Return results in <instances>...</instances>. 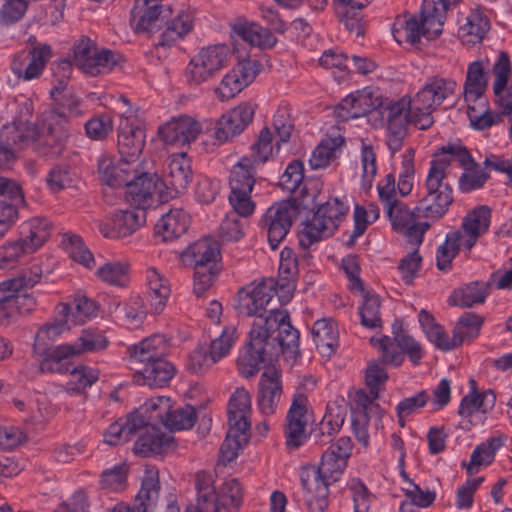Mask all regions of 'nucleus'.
Wrapping results in <instances>:
<instances>
[{
  "label": "nucleus",
  "mask_w": 512,
  "mask_h": 512,
  "mask_svg": "<svg viewBox=\"0 0 512 512\" xmlns=\"http://www.w3.org/2000/svg\"><path fill=\"white\" fill-rule=\"evenodd\" d=\"M349 207L338 198H333L321 204L313 216L302 223L299 232V243L303 248H309L325 238L330 237L345 218Z\"/></svg>",
  "instance_id": "7"
},
{
  "label": "nucleus",
  "mask_w": 512,
  "mask_h": 512,
  "mask_svg": "<svg viewBox=\"0 0 512 512\" xmlns=\"http://www.w3.org/2000/svg\"><path fill=\"white\" fill-rule=\"evenodd\" d=\"M140 430H144V432L134 444L133 450L136 454L142 456L161 454L174 447L171 434L165 433L157 427L146 425L145 422Z\"/></svg>",
  "instance_id": "33"
},
{
  "label": "nucleus",
  "mask_w": 512,
  "mask_h": 512,
  "mask_svg": "<svg viewBox=\"0 0 512 512\" xmlns=\"http://www.w3.org/2000/svg\"><path fill=\"white\" fill-rule=\"evenodd\" d=\"M297 274L298 263L295 253L292 249L285 247L280 253L279 279L285 281V283H281V287L285 290L284 298L286 299L293 295Z\"/></svg>",
  "instance_id": "56"
},
{
  "label": "nucleus",
  "mask_w": 512,
  "mask_h": 512,
  "mask_svg": "<svg viewBox=\"0 0 512 512\" xmlns=\"http://www.w3.org/2000/svg\"><path fill=\"white\" fill-rule=\"evenodd\" d=\"M190 216L181 208L169 210L163 214L155 225V233L163 241H173L188 229Z\"/></svg>",
  "instance_id": "39"
},
{
  "label": "nucleus",
  "mask_w": 512,
  "mask_h": 512,
  "mask_svg": "<svg viewBox=\"0 0 512 512\" xmlns=\"http://www.w3.org/2000/svg\"><path fill=\"white\" fill-rule=\"evenodd\" d=\"M456 2L454 0H423L420 19L404 15L397 18L393 25V37L398 43H416L422 37L432 40L443 30L447 11Z\"/></svg>",
  "instance_id": "3"
},
{
  "label": "nucleus",
  "mask_w": 512,
  "mask_h": 512,
  "mask_svg": "<svg viewBox=\"0 0 512 512\" xmlns=\"http://www.w3.org/2000/svg\"><path fill=\"white\" fill-rule=\"evenodd\" d=\"M297 214L298 206L292 200L275 203L267 209L260 223L266 230L268 243L273 250L285 239Z\"/></svg>",
  "instance_id": "17"
},
{
  "label": "nucleus",
  "mask_w": 512,
  "mask_h": 512,
  "mask_svg": "<svg viewBox=\"0 0 512 512\" xmlns=\"http://www.w3.org/2000/svg\"><path fill=\"white\" fill-rule=\"evenodd\" d=\"M490 222L491 209L486 205L478 206L465 215L460 228L454 230L460 234L465 250L470 251L478 239L488 232Z\"/></svg>",
  "instance_id": "28"
},
{
  "label": "nucleus",
  "mask_w": 512,
  "mask_h": 512,
  "mask_svg": "<svg viewBox=\"0 0 512 512\" xmlns=\"http://www.w3.org/2000/svg\"><path fill=\"white\" fill-rule=\"evenodd\" d=\"M135 172V168L129 159L113 158L103 155L98 160V173L102 183L107 186L118 188L126 187L130 177Z\"/></svg>",
  "instance_id": "32"
},
{
  "label": "nucleus",
  "mask_w": 512,
  "mask_h": 512,
  "mask_svg": "<svg viewBox=\"0 0 512 512\" xmlns=\"http://www.w3.org/2000/svg\"><path fill=\"white\" fill-rule=\"evenodd\" d=\"M313 341L323 355H330L338 344V329L332 319L317 320L311 330Z\"/></svg>",
  "instance_id": "49"
},
{
  "label": "nucleus",
  "mask_w": 512,
  "mask_h": 512,
  "mask_svg": "<svg viewBox=\"0 0 512 512\" xmlns=\"http://www.w3.org/2000/svg\"><path fill=\"white\" fill-rule=\"evenodd\" d=\"M146 212L134 207L127 210H118L98 223L103 237L118 239L127 237L136 232L144 223Z\"/></svg>",
  "instance_id": "20"
},
{
  "label": "nucleus",
  "mask_w": 512,
  "mask_h": 512,
  "mask_svg": "<svg viewBox=\"0 0 512 512\" xmlns=\"http://www.w3.org/2000/svg\"><path fill=\"white\" fill-rule=\"evenodd\" d=\"M362 294V303L359 306L361 324L367 328L381 327L380 298L375 293L365 291Z\"/></svg>",
  "instance_id": "59"
},
{
  "label": "nucleus",
  "mask_w": 512,
  "mask_h": 512,
  "mask_svg": "<svg viewBox=\"0 0 512 512\" xmlns=\"http://www.w3.org/2000/svg\"><path fill=\"white\" fill-rule=\"evenodd\" d=\"M276 283L272 278L263 279L260 282H252L246 285L238 292V310L246 316H254V324L257 319H268L282 313L286 317L284 323H290L289 314L286 310L271 308L267 312V307L273 300V292Z\"/></svg>",
  "instance_id": "10"
},
{
  "label": "nucleus",
  "mask_w": 512,
  "mask_h": 512,
  "mask_svg": "<svg viewBox=\"0 0 512 512\" xmlns=\"http://www.w3.org/2000/svg\"><path fill=\"white\" fill-rule=\"evenodd\" d=\"M107 338L99 330H83L80 337L73 343H65L56 346L51 354L40 362L42 372L67 373L68 360L86 352H94L106 348Z\"/></svg>",
  "instance_id": "8"
},
{
  "label": "nucleus",
  "mask_w": 512,
  "mask_h": 512,
  "mask_svg": "<svg viewBox=\"0 0 512 512\" xmlns=\"http://www.w3.org/2000/svg\"><path fill=\"white\" fill-rule=\"evenodd\" d=\"M472 159L470 152L462 144L448 143L438 149L430 165L441 162L443 164L442 169L446 173L452 162H457L460 167H466L472 162Z\"/></svg>",
  "instance_id": "54"
},
{
  "label": "nucleus",
  "mask_w": 512,
  "mask_h": 512,
  "mask_svg": "<svg viewBox=\"0 0 512 512\" xmlns=\"http://www.w3.org/2000/svg\"><path fill=\"white\" fill-rule=\"evenodd\" d=\"M159 489V471L155 466L147 465L141 488L137 494L138 504L131 508L120 503L111 512H147L149 508L155 505L159 497Z\"/></svg>",
  "instance_id": "30"
},
{
  "label": "nucleus",
  "mask_w": 512,
  "mask_h": 512,
  "mask_svg": "<svg viewBox=\"0 0 512 512\" xmlns=\"http://www.w3.org/2000/svg\"><path fill=\"white\" fill-rule=\"evenodd\" d=\"M120 53L110 49H98L95 42L81 38L73 47V63L84 74L92 77L105 75L123 62Z\"/></svg>",
  "instance_id": "11"
},
{
  "label": "nucleus",
  "mask_w": 512,
  "mask_h": 512,
  "mask_svg": "<svg viewBox=\"0 0 512 512\" xmlns=\"http://www.w3.org/2000/svg\"><path fill=\"white\" fill-rule=\"evenodd\" d=\"M119 102L124 105L120 111L118 126V149L122 158L131 162L136 159L145 146V131L142 120L138 115V109H134L129 100L121 96Z\"/></svg>",
  "instance_id": "13"
},
{
  "label": "nucleus",
  "mask_w": 512,
  "mask_h": 512,
  "mask_svg": "<svg viewBox=\"0 0 512 512\" xmlns=\"http://www.w3.org/2000/svg\"><path fill=\"white\" fill-rule=\"evenodd\" d=\"M273 130L277 136L276 141H274L273 131L264 127L251 145L250 153L247 155L260 167L272 159L280 150L281 144L288 142L292 135L293 124L286 111L279 110L274 115Z\"/></svg>",
  "instance_id": "12"
},
{
  "label": "nucleus",
  "mask_w": 512,
  "mask_h": 512,
  "mask_svg": "<svg viewBox=\"0 0 512 512\" xmlns=\"http://www.w3.org/2000/svg\"><path fill=\"white\" fill-rule=\"evenodd\" d=\"M465 249L458 232L451 231L446 235L445 242L439 246L436 253L437 267L440 270H447L457 253Z\"/></svg>",
  "instance_id": "64"
},
{
  "label": "nucleus",
  "mask_w": 512,
  "mask_h": 512,
  "mask_svg": "<svg viewBox=\"0 0 512 512\" xmlns=\"http://www.w3.org/2000/svg\"><path fill=\"white\" fill-rule=\"evenodd\" d=\"M194 17L188 10L180 11L171 20L164 21L158 42L154 45L152 54L158 59L166 58V48L171 47L177 41L183 39L193 28Z\"/></svg>",
  "instance_id": "26"
},
{
  "label": "nucleus",
  "mask_w": 512,
  "mask_h": 512,
  "mask_svg": "<svg viewBox=\"0 0 512 512\" xmlns=\"http://www.w3.org/2000/svg\"><path fill=\"white\" fill-rule=\"evenodd\" d=\"M32 255L19 239H9L0 244V269L12 270L25 263Z\"/></svg>",
  "instance_id": "53"
},
{
  "label": "nucleus",
  "mask_w": 512,
  "mask_h": 512,
  "mask_svg": "<svg viewBox=\"0 0 512 512\" xmlns=\"http://www.w3.org/2000/svg\"><path fill=\"white\" fill-rule=\"evenodd\" d=\"M196 502L187 507L185 512H217L221 504L215 488L214 476L200 471L195 478Z\"/></svg>",
  "instance_id": "31"
},
{
  "label": "nucleus",
  "mask_w": 512,
  "mask_h": 512,
  "mask_svg": "<svg viewBox=\"0 0 512 512\" xmlns=\"http://www.w3.org/2000/svg\"><path fill=\"white\" fill-rule=\"evenodd\" d=\"M456 88L457 83L451 78L431 76L426 79L413 99L403 97L399 101L407 102L413 124L421 130H426L434 122L432 112L452 98Z\"/></svg>",
  "instance_id": "5"
},
{
  "label": "nucleus",
  "mask_w": 512,
  "mask_h": 512,
  "mask_svg": "<svg viewBox=\"0 0 512 512\" xmlns=\"http://www.w3.org/2000/svg\"><path fill=\"white\" fill-rule=\"evenodd\" d=\"M145 277L151 309L155 313H160L171 295L170 281L155 267H149L146 270Z\"/></svg>",
  "instance_id": "38"
},
{
  "label": "nucleus",
  "mask_w": 512,
  "mask_h": 512,
  "mask_svg": "<svg viewBox=\"0 0 512 512\" xmlns=\"http://www.w3.org/2000/svg\"><path fill=\"white\" fill-rule=\"evenodd\" d=\"M407 102L397 101L385 108L387 118L386 143L392 154L398 152L407 136V125L412 123Z\"/></svg>",
  "instance_id": "25"
},
{
  "label": "nucleus",
  "mask_w": 512,
  "mask_h": 512,
  "mask_svg": "<svg viewBox=\"0 0 512 512\" xmlns=\"http://www.w3.org/2000/svg\"><path fill=\"white\" fill-rule=\"evenodd\" d=\"M144 425V417L138 412L131 413L125 421L112 423L104 434V442L119 445L131 439Z\"/></svg>",
  "instance_id": "45"
},
{
  "label": "nucleus",
  "mask_w": 512,
  "mask_h": 512,
  "mask_svg": "<svg viewBox=\"0 0 512 512\" xmlns=\"http://www.w3.org/2000/svg\"><path fill=\"white\" fill-rule=\"evenodd\" d=\"M495 404V395L492 391L477 393L473 391L462 398L458 413L461 417H471L476 412L486 413L491 410Z\"/></svg>",
  "instance_id": "55"
},
{
  "label": "nucleus",
  "mask_w": 512,
  "mask_h": 512,
  "mask_svg": "<svg viewBox=\"0 0 512 512\" xmlns=\"http://www.w3.org/2000/svg\"><path fill=\"white\" fill-rule=\"evenodd\" d=\"M379 200L392 228L403 233L413 245H420L425 232L430 228L428 222L419 221L421 212L411 210L407 204L397 198L395 176L387 174L377 185Z\"/></svg>",
  "instance_id": "4"
},
{
  "label": "nucleus",
  "mask_w": 512,
  "mask_h": 512,
  "mask_svg": "<svg viewBox=\"0 0 512 512\" xmlns=\"http://www.w3.org/2000/svg\"><path fill=\"white\" fill-rule=\"evenodd\" d=\"M43 271L39 265H32L28 271L20 276L0 283V324L12 317L23 301L28 300L30 306L35 304L34 299L27 294L20 295L22 289L32 288L42 277Z\"/></svg>",
  "instance_id": "14"
},
{
  "label": "nucleus",
  "mask_w": 512,
  "mask_h": 512,
  "mask_svg": "<svg viewBox=\"0 0 512 512\" xmlns=\"http://www.w3.org/2000/svg\"><path fill=\"white\" fill-rule=\"evenodd\" d=\"M344 144V137L341 135L335 137H326L321 140L313 150L309 159L312 169H321L327 167L341 152Z\"/></svg>",
  "instance_id": "52"
},
{
  "label": "nucleus",
  "mask_w": 512,
  "mask_h": 512,
  "mask_svg": "<svg viewBox=\"0 0 512 512\" xmlns=\"http://www.w3.org/2000/svg\"><path fill=\"white\" fill-rule=\"evenodd\" d=\"M255 106L241 103L223 114L215 123L213 137L218 144L228 142L240 135L253 121Z\"/></svg>",
  "instance_id": "21"
},
{
  "label": "nucleus",
  "mask_w": 512,
  "mask_h": 512,
  "mask_svg": "<svg viewBox=\"0 0 512 512\" xmlns=\"http://www.w3.org/2000/svg\"><path fill=\"white\" fill-rule=\"evenodd\" d=\"M170 9L162 0H136L131 11V21L138 32L154 33L162 28Z\"/></svg>",
  "instance_id": "24"
},
{
  "label": "nucleus",
  "mask_w": 512,
  "mask_h": 512,
  "mask_svg": "<svg viewBox=\"0 0 512 512\" xmlns=\"http://www.w3.org/2000/svg\"><path fill=\"white\" fill-rule=\"evenodd\" d=\"M62 246L69 257L75 262L82 264L86 268H91L94 265L92 253L78 235L65 233L62 239Z\"/></svg>",
  "instance_id": "61"
},
{
  "label": "nucleus",
  "mask_w": 512,
  "mask_h": 512,
  "mask_svg": "<svg viewBox=\"0 0 512 512\" xmlns=\"http://www.w3.org/2000/svg\"><path fill=\"white\" fill-rule=\"evenodd\" d=\"M220 255L219 244L210 237H204L187 249V256L191 258L194 267H216V260Z\"/></svg>",
  "instance_id": "51"
},
{
  "label": "nucleus",
  "mask_w": 512,
  "mask_h": 512,
  "mask_svg": "<svg viewBox=\"0 0 512 512\" xmlns=\"http://www.w3.org/2000/svg\"><path fill=\"white\" fill-rule=\"evenodd\" d=\"M230 49L225 44L200 49L191 57L183 70L185 83L192 88L211 80L228 63Z\"/></svg>",
  "instance_id": "9"
},
{
  "label": "nucleus",
  "mask_w": 512,
  "mask_h": 512,
  "mask_svg": "<svg viewBox=\"0 0 512 512\" xmlns=\"http://www.w3.org/2000/svg\"><path fill=\"white\" fill-rule=\"evenodd\" d=\"M347 464L340 459L333 457L331 453L324 452L317 472L313 477L320 479L326 484H332L340 479Z\"/></svg>",
  "instance_id": "63"
},
{
  "label": "nucleus",
  "mask_w": 512,
  "mask_h": 512,
  "mask_svg": "<svg viewBox=\"0 0 512 512\" xmlns=\"http://www.w3.org/2000/svg\"><path fill=\"white\" fill-rule=\"evenodd\" d=\"M282 396V382L280 373L269 368L265 370L259 380L257 407L259 411L265 415H273L279 405Z\"/></svg>",
  "instance_id": "29"
},
{
  "label": "nucleus",
  "mask_w": 512,
  "mask_h": 512,
  "mask_svg": "<svg viewBox=\"0 0 512 512\" xmlns=\"http://www.w3.org/2000/svg\"><path fill=\"white\" fill-rule=\"evenodd\" d=\"M488 295L487 283L474 281L455 289L449 296L448 303L453 306L470 308L474 305L483 304Z\"/></svg>",
  "instance_id": "46"
},
{
  "label": "nucleus",
  "mask_w": 512,
  "mask_h": 512,
  "mask_svg": "<svg viewBox=\"0 0 512 512\" xmlns=\"http://www.w3.org/2000/svg\"><path fill=\"white\" fill-rule=\"evenodd\" d=\"M308 406L309 401L305 394L297 393L293 396L284 425L286 445L289 449H298L311 435L307 431L310 420Z\"/></svg>",
  "instance_id": "18"
},
{
  "label": "nucleus",
  "mask_w": 512,
  "mask_h": 512,
  "mask_svg": "<svg viewBox=\"0 0 512 512\" xmlns=\"http://www.w3.org/2000/svg\"><path fill=\"white\" fill-rule=\"evenodd\" d=\"M462 168L464 171L458 181V187L462 193H470L481 189L490 178V175L474 159L466 167Z\"/></svg>",
  "instance_id": "60"
},
{
  "label": "nucleus",
  "mask_w": 512,
  "mask_h": 512,
  "mask_svg": "<svg viewBox=\"0 0 512 512\" xmlns=\"http://www.w3.org/2000/svg\"><path fill=\"white\" fill-rule=\"evenodd\" d=\"M442 163L430 165L424 182L423 195L416 210L427 219L437 220L443 217L453 202V189L448 182Z\"/></svg>",
  "instance_id": "6"
},
{
  "label": "nucleus",
  "mask_w": 512,
  "mask_h": 512,
  "mask_svg": "<svg viewBox=\"0 0 512 512\" xmlns=\"http://www.w3.org/2000/svg\"><path fill=\"white\" fill-rule=\"evenodd\" d=\"M346 416L347 408L345 405H339L335 402L329 403L319 427L311 433L315 443L324 444L331 436L338 433L345 422Z\"/></svg>",
  "instance_id": "40"
},
{
  "label": "nucleus",
  "mask_w": 512,
  "mask_h": 512,
  "mask_svg": "<svg viewBox=\"0 0 512 512\" xmlns=\"http://www.w3.org/2000/svg\"><path fill=\"white\" fill-rule=\"evenodd\" d=\"M71 326L64 317H58V309L56 308V315L53 321L44 324L39 328L35 335L33 344V351L39 356L48 357V353L51 344L60 336L63 332L70 330Z\"/></svg>",
  "instance_id": "43"
},
{
  "label": "nucleus",
  "mask_w": 512,
  "mask_h": 512,
  "mask_svg": "<svg viewBox=\"0 0 512 512\" xmlns=\"http://www.w3.org/2000/svg\"><path fill=\"white\" fill-rule=\"evenodd\" d=\"M418 320L428 340L438 349L450 351L457 348L454 336L449 337L443 327L435 322L429 312L421 310L418 315Z\"/></svg>",
  "instance_id": "50"
},
{
  "label": "nucleus",
  "mask_w": 512,
  "mask_h": 512,
  "mask_svg": "<svg viewBox=\"0 0 512 512\" xmlns=\"http://www.w3.org/2000/svg\"><path fill=\"white\" fill-rule=\"evenodd\" d=\"M151 419H157L171 431L187 430L193 427L196 421V411L190 405L176 406L169 397L160 396L152 398L146 403Z\"/></svg>",
  "instance_id": "16"
},
{
  "label": "nucleus",
  "mask_w": 512,
  "mask_h": 512,
  "mask_svg": "<svg viewBox=\"0 0 512 512\" xmlns=\"http://www.w3.org/2000/svg\"><path fill=\"white\" fill-rule=\"evenodd\" d=\"M169 348L166 337L161 334H155L133 346L131 359L142 367L145 364L166 359Z\"/></svg>",
  "instance_id": "35"
},
{
  "label": "nucleus",
  "mask_w": 512,
  "mask_h": 512,
  "mask_svg": "<svg viewBox=\"0 0 512 512\" xmlns=\"http://www.w3.org/2000/svg\"><path fill=\"white\" fill-rule=\"evenodd\" d=\"M58 317H64L70 326L80 325L96 315L94 301L84 295H76L69 303L57 305Z\"/></svg>",
  "instance_id": "41"
},
{
  "label": "nucleus",
  "mask_w": 512,
  "mask_h": 512,
  "mask_svg": "<svg viewBox=\"0 0 512 512\" xmlns=\"http://www.w3.org/2000/svg\"><path fill=\"white\" fill-rule=\"evenodd\" d=\"M259 168L260 166L254 163L251 157L242 156L230 170V190L252 191L255 184V175Z\"/></svg>",
  "instance_id": "47"
},
{
  "label": "nucleus",
  "mask_w": 512,
  "mask_h": 512,
  "mask_svg": "<svg viewBox=\"0 0 512 512\" xmlns=\"http://www.w3.org/2000/svg\"><path fill=\"white\" fill-rule=\"evenodd\" d=\"M249 429L238 430L229 426L225 440L220 447V459L223 463L234 460L239 450L247 442Z\"/></svg>",
  "instance_id": "62"
},
{
  "label": "nucleus",
  "mask_w": 512,
  "mask_h": 512,
  "mask_svg": "<svg viewBox=\"0 0 512 512\" xmlns=\"http://www.w3.org/2000/svg\"><path fill=\"white\" fill-rule=\"evenodd\" d=\"M202 128V124L195 118L180 115L161 125L158 133L165 145L183 148L197 139Z\"/></svg>",
  "instance_id": "22"
},
{
  "label": "nucleus",
  "mask_w": 512,
  "mask_h": 512,
  "mask_svg": "<svg viewBox=\"0 0 512 512\" xmlns=\"http://www.w3.org/2000/svg\"><path fill=\"white\" fill-rule=\"evenodd\" d=\"M301 483L304 490V499L311 512H324L328 507V487L318 478H310L309 475H301Z\"/></svg>",
  "instance_id": "48"
},
{
  "label": "nucleus",
  "mask_w": 512,
  "mask_h": 512,
  "mask_svg": "<svg viewBox=\"0 0 512 512\" xmlns=\"http://www.w3.org/2000/svg\"><path fill=\"white\" fill-rule=\"evenodd\" d=\"M251 395L244 388H238L228 403V425L238 430L250 428Z\"/></svg>",
  "instance_id": "42"
},
{
  "label": "nucleus",
  "mask_w": 512,
  "mask_h": 512,
  "mask_svg": "<svg viewBox=\"0 0 512 512\" xmlns=\"http://www.w3.org/2000/svg\"><path fill=\"white\" fill-rule=\"evenodd\" d=\"M51 56L52 50L48 44L37 45L30 48L29 52L17 53L11 62V70L24 80L38 78Z\"/></svg>",
  "instance_id": "23"
},
{
  "label": "nucleus",
  "mask_w": 512,
  "mask_h": 512,
  "mask_svg": "<svg viewBox=\"0 0 512 512\" xmlns=\"http://www.w3.org/2000/svg\"><path fill=\"white\" fill-rule=\"evenodd\" d=\"M175 375V367L167 359H160L137 368L134 374V381L139 385L149 387H163Z\"/></svg>",
  "instance_id": "37"
},
{
  "label": "nucleus",
  "mask_w": 512,
  "mask_h": 512,
  "mask_svg": "<svg viewBox=\"0 0 512 512\" xmlns=\"http://www.w3.org/2000/svg\"><path fill=\"white\" fill-rule=\"evenodd\" d=\"M25 205L21 187L14 188L9 196L0 198V220L10 230L19 219V209Z\"/></svg>",
  "instance_id": "58"
},
{
  "label": "nucleus",
  "mask_w": 512,
  "mask_h": 512,
  "mask_svg": "<svg viewBox=\"0 0 512 512\" xmlns=\"http://www.w3.org/2000/svg\"><path fill=\"white\" fill-rule=\"evenodd\" d=\"M483 322L484 318L476 313H464L458 319L453 329L456 347L460 346L465 341L476 338L480 333Z\"/></svg>",
  "instance_id": "57"
},
{
  "label": "nucleus",
  "mask_w": 512,
  "mask_h": 512,
  "mask_svg": "<svg viewBox=\"0 0 512 512\" xmlns=\"http://www.w3.org/2000/svg\"><path fill=\"white\" fill-rule=\"evenodd\" d=\"M192 176L191 161L186 153L173 154L169 157L163 180L166 187L169 185L175 193H182L191 183Z\"/></svg>",
  "instance_id": "34"
},
{
  "label": "nucleus",
  "mask_w": 512,
  "mask_h": 512,
  "mask_svg": "<svg viewBox=\"0 0 512 512\" xmlns=\"http://www.w3.org/2000/svg\"><path fill=\"white\" fill-rule=\"evenodd\" d=\"M50 223L43 218H32L21 225L19 241L31 253H35L49 238Z\"/></svg>",
  "instance_id": "44"
},
{
  "label": "nucleus",
  "mask_w": 512,
  "mask_h": 512,
  "mask_svg": "<svg viewBox=\"0 0 512 512\" xmlns=\"http://www.w3.org/2000/svg\"><path fill=\"white\" fill-rule=\"evenodd\" d=\"M259 72L260 64L256 60L245 59L238 62L223 76L216 87L215 93L217 97L221 101L235 97L254 81Z\"/></svg>",
  "instance_id": "19"
},
{
  "label": "nucleus",
  "mask_w": 512,
  "mask_h": 512,
  "mask_svg": "<svg viewBox=\"0 0 512 512\" xmlns=\"http://www.w3.org/2000/svg\"><path fill=\"white\" fill-rule=\"evenodd\" d=\"M464 98L467 103V115L474 128L488 129L500 121V115L489 110L484 93L470 95V92H464Z\"/></svg>",
  "instance_id": "36"
},
{
  "label": "nucleus",
  "mask_w": 512,
  "mask_h": 512,
  "mask_svg": "<svg viewBox=\"0 0 512 512\" xmlns=\"http://www.w3.org/2000/svg\"><path fill=\"white\" fill-rule=\"evenodd\" d=\"M491 28V23L483 8L475 6L459 18L458 38L463 45L480 44Z\"/></svg>",
  "instance_id": "27"
},
{
  "label": "nucleus",
  "mask_w": 512,
  "mask_h": 512,
  "mask_svg": "<svg viewBox=\"0 0 512 512\" xmlns=\"http://www.w3.org/2000/svg\"><path fill=\"white\" fill-rule=\"evenodd\" d=\"M125 188L127 202L144 211L155 202L166 201L169 197L166 184L156 174L142 173L136 176L134 172Z\"/></svg>",
  "instance_id": "15"
},
{
  "label": "nucleus",
  "mask_w": 512,
  "mask_h": 512,
  "mask_svg": "<svg viewBox=\"0 0 512 512\" xmlns=\"http://www.w3.org/2000/svg\"><path fill=\"white\" fill-rule=\"evenodd\" d=\"M285 314L268 319L259 318L252 324L249 341L237 359L239 373L249 378L257 374L262 363L272 361L280 354L295 357L299 352V331L291 323H284Z\"/></svg>",
  "instance_id": "1"
},
{
  "label": "nucleus",
  "mask_w": 512,
  "mask_h": 512,
  "mask_svg": "<svg viewBox=\"0 0 512 512\" xmlns=\"http://www.w3.org/2000/svg\"><path fill=\"white\" fill-rule=\"evenodd\" d=\"M1 138L12 148L31 146L40 157L58 158L68 139L67 119L56 111H44L34 125L26 124L22 118L14 119L3 127Z\"/></svg>",
  "instance_id": "2"
}]
</instances>
